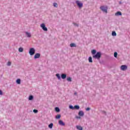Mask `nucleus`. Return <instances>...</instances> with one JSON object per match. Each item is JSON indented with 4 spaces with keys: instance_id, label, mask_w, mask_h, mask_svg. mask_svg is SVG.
Returning a JSON list of instances; mask_svg holds the SVG:
<instances>
[{
    "instance_id": "nucleus-1",
    "label": "nucleus",
    "mask_w": 130,
    "mask_h": 130,
    "mask_svg": "<svg viewBox=\"0 0 130 130\" xmlns=\"http://www.w3.org/2000/svg\"><path fill=\"white\" fill-rule=\"evenodd\" d=\"M100 9L103 13H105L106 14H107V10L108 9V8L107 6H102L100 7Z\"/></svg>"
},
{
    "instance_id": "nucleus-2",
    "label": "nucleus",
    "mask_w": 130,
    "mask_h": 130,
    "mask_svg": "<svg viewBox=\"0 0 130 130\" xmlns=\"http://www.w3.org/2000/svg\"><path fill=\"white\" fill-rule=\"evenodd\" d=\"M92 57L93 58H96L97 59H100L101 57V52H97V53L95 55H93Z\"/></svg>"
},
{
    "instance_id": "nucleus-3",
    "label": "nucleus",
    "mask_w": 130,
    "mask_h": 130,
    "mask_svg": "<svg viewBox=\"0 0 130 130\" xmlns=\"http://www.w3.org/2000/svg\"><path fill=\"white\" fill-rule=\"evenodd\" d=\"M29 53L30 55H34L35 54V49L34 48H31L29 49Z\"/></svg>"
},
{
    "instance_id": "nucleus-4",
    "label": "nucleus",
    "mask_w": 130,
    "mask_h": 130,
    "mask_svg": "<svg viewBox=\"0 0 130 130\" xmlns=\"http://www.w3.org/2000/svg\"><path fill=\"white\" fill-rule=\"evenodd\" d=\"M40 27H41L43 30H44L45 31L47 32V31H48V29H47V27H46L45 24L42 23L40 25Z\"/></svg>"
},
{
    "instance_id": "nucleus-5",
    "label": "nucleus",
    "mask_w": 130,
    "mask_h": 130,
    "mask_svg": "<svg viewBox=\"0 0 130 130\" xmlns=\"http://www.w3.org/2000/svg\"><path fill=\"white\" fill-rule=\"evenodd\" d=\"M76 3L79 8H82L83 7V3H80V1H77L76 2Z\"/></svg>"
},
{
    "instance_id": "nucleus-6",
    "label": "nucleus",
    "mask_w": 130,
    "mask_h": 130,
    "mask_svg": "<svg viewBox=\"0 0 130 130\" xmlns=\"http://www.w3.org/2000/svg\"><path fill=\"white\" fill-rule=\"evenodd\" d=\"M121 70H122V71H125V70H127V66L125 65H122L121 66Z\"/></svg>"
},
{
    "instance_id": "nucleus-7",
    "label": "nucleus",
    "mask_w": 130,
    "mask_h": 130,
    "mask_svg": "<svg viewBox=\"0 0 130 130\" xmlns=\"http://www.w3.org/2000/svg\"><path fill=\"white\" fill-rule=\"evenodd\" d=\"M58 122H59V124L60 125L64 126L65 124H66L64 123V122H63V121H62V120H60Z\"/></svg>"
},
{
    "instance_id": "nucleus-8",
    "label": "nucleus",
    "mask_w": 130,
    "mask_h": 130,
    "mask_svg": "<svg viewBox=\"0 0 130 130\" xmlns=\"http://www.w3.org/2000/svg\"><path fill=\"white\" fill-rule=\"evenodd\" d=\"M40 57V53H37L35 55L34 58H39Z\"/></svg>"
},
{
    "instance_id": "nucleus-9",
    "label": "nucleus",
    "mask_w": 130,
    "mask_h": 130,
    "mask_svg": "<svg viewBox=\"0 0 130 130\" xmlns=\"http://www.w3.org/2000/svg\"><path fill=\"white\" fill-rule=\"evenodd\" d=\"M78 115H79V116H84V112H83L82 111H80L78 113Z\"/></svg>"
},
{
    "instance_id": "nucleus-10",
    "label": "nucleus",
    "mask_w": 130,
    "mask_h": 130,
    "mask_svg": "<svg viewBox=\"0 0 130 130\" xmlns=\"http://www.w3.org/2000/svg\"><path fill=\"white\" fill-rule=\"evenodd\" d=\"M61 79H63V80H64V79H66V78H67V75L64 74H61Z\"/></svg>"
},
{
    "instance_id": "nucleus-11",
    "label": "nucleus",
    "mask_w": 130,
    "mask_h": 130,
    "mask_svg": "<svg viewBox=\"0 0 130 130\" xmlns=\"http://www.w3.org/2000/svg\"><path fill=\"white\" fill-rule=\"evenodd\" d=\"M115 16H121L122 14L121 12L118 11L115 14Z\"/></svg>"
},
{
    "instance_id": "nucleus-12",
    "label": "nucleus",
    "mask_w": 130,
    "mask_h": 130,
    "mask_svg": "<svg viewBox=\"0 0 130 130\" xmlns=\"http://www.w3.org/2000/svg\"><path fill=\"white\" fill-rule=\"evenodd\" d=\"M25 34H26L27 37H29V38L31 37V34H30L28 31H26Z\"/></svg>"
},
{
    "instance_id": "nucleus-13",
    "label": "nucleus",
    "mask_w": 130,
    "mask_h": 130,
    "mask_svg": "<svg viewBox=\"0 0 130 130\" xmlns=\"http://www.w3.org/2000/svg\"><path fill=\"white\" fill-rule=\"evenodd\" d=\"M18 51H19V52H23L24 51V49L22 47H20L18 49Z\"/></svg>"
},
{
    "instance_id": "nucleus-14",
    "label": "nucleus",
    "mask_w": 130,
    "mask_h": 130,
    "mask_svg": "<svg viewBox=\"0 0 130 130\" xmlns=\"http://www.w3.org/2000/svg\"><path fill=\"white\" fill-rule=\"evenodd\" d=\"M76 128H77V129H79V130H83V127H82V126L79 125L76 126Z\"/></svg>"
},
{
    "instance_id": "nucleus-15",
    "label": "nucleus",
    "mask_w": 130,
    "mask_h": 130,
    "mask_svg": "<svg viewBox=\"0 0 130 130\" xmlns=\"http://www.w3.org/2000/svg\"><path fill=\"white\" fill-rule=\"evenodd\" d=\"M74 109H77V110H79V109H80V106H79L78 105L75 106Z\"/></svg>"
},
{
    "instance_id": "nucleus-16",
    "label": "nucleus",
    "mask_w": 130,
    "mask_h": 130,
    "mask_svg": "<svg viewBox=\"0 0 130 130\" xmlns=\"http://www.w3.org/2000/svg\"><path fill=\"white\" fill-rule=\"evenodd\" d=\"M76 44H74V43H71L70 44V47H76Z\"/></svg>"
},
{
    "instance_id": "nucleus-17",
    "label": "nucleus",
    "mask_w": 130,
    "mask_h": 130,
    "mask_svg": "<svg viewBox=\"0 0 130 130\" xmlns=\"http://www.w3.org/2000/svg\"><path fill=\"white\" fill-rule=\"evenodd\" d=\"M17 84H18L19 85H20V84H21V79H18L17 80Z\"/></svg>"
},
{
    "instance_id": "nucleus-18",
    "label": "nucleus",
    "mask_w": 130,
    "mask_h": 130,
    "mask_svg": "<svg viewBox=\"0 0 130 130\" xmlns=\"http://www.w3.org/2000/svg\"><path fill=\"white\" fill-rule=\"evenodd\" d=\"M52 126H53V123H51L49 125L48 127H49V128H52Z\"/></svg>"
},
{
    "instance_id": "nucleus-19",
    "label": "nucleus",
    "mask_w": 130,
    "mask_h": 130,
    "mask_svg": "<svg viewBox=\"0 0 130 130\" xmlns=\"http://www.w3.org/2000/svg\"><path fill=\"white\" fill-rule=\"evenodd\" d=\"M60 117H61L60 115L58 114L56 116V119H59V118H60Z\"/></svg>"
},
{
    "instance_id": "nucleus-20",
    "label": "nucleus",
    "mask_w": 130,
    "mask_h": 130,
    "mask_svg": "<svg viewBox=\"0 0 130 130\" xmlns=\"http://www.w3.org/2000/svg\"><path fill=\"white\" fill-rule=\"evenodd\" d=\"M88 60H89V62H93V60H92V57H89Z\"/></svg>"
},
{
    "instance_id": "nucleus-21",
    "label": "nucleus",
    "mask_w": 130,
    "mask_h": 130,
    "mask_svg": "<svg viewBox=\"0 0 130 130\" xmlns=\"http://www.w3.org/2000/svg\"><path fill=\"white\" fill-rule=\"evenodd\" d=\"M56 76L57 78L58 79V80H60V75H59V74H57L56 75Z\"/></svg>"
},
{
    "instance_id": "nucleus-22",
    "label": "nucleus",
    "mask_w": 130,
    "mask_h": 130,
    "mask_svg": "<svg viewBox=\"0 0 130 130\" xmlns=\"http://www.w3.org/2000/svg\"><path fill=\"white\" fill-rule=\"evenodd\" d=\"M67 81L68 82H72V78H71V77L67 78Z\"/></svg>"
},
{
    "instance_id": "nucleus-23",
    "label": "nucleus",
    "mask_w": 130,
    "mask_h": 130,
    "mask_svg": "<svg viewBox=\"0 0 130 130\" xmlns=\"http://www.w3.org/2000/svg\"><path fill=\"white\" fill-rule=\"evenodd\" d=\"M112 36H116V32L115 31H112Z\"/></svg>"
},
{
    "instance_id": "nucleus-24",
    "label": "nucleus",
    "mask_w": 130,
    "mask_h": 130,
    "mask_svg": "<svg viewBox=\"0 0 130 130\" xmlns=\"http://www.w3.org/2000/svg\"><path fill=\"white\" fill-rule=\"evenodd\" d=\"M91 53H92V54H95V53H96V50H92L91 51Z\"/></svg>"
},
{
    "instance_id": "nucleus-25",
    "label": "nucleus",
    "mask_w": 130,
    "mask_h": 130,
    "mask_svg": "<svg viewBox=\"0 0 130 130\" xmlns=\"http://www.w3.org/2000/svg\"><path fill=\"white\" fill-rule=\"evenodd\" d=\"M55 111H56V112H59V108L58 107H56Z\"/></svg>"
},
{
    "instance_id": "nucleus-26",
    "label": "nucleus",
    "mask_w": 130,
    "mask_h": 130,
    "mask_svg": "<svg viewBox=\"0 0 130 130\" xmlns=\"http://www.w3.org/2000/svg\"><path fill=\"white\" fill-rule=\"evenodd\" d=\"M53 6L55 8H57V4L56 3H54Z\"/></svg>"
},
{
    "instance_id": "nucleus-27",
    "label": "nucleus",
    "mask_w": 130,
    "mask_h": 130,
    "mask_svg": "<svg viewBox=\"0 0 130 130\" xmlns=\"http://www.w3.org/2000/svg\"><path fill=\"white\" fill-rule=\"evenodd\" d=\"M29 100H33V96L32 95H30L29 97Z\"/></svg>"
},
{
    "instance_id": "nucleus-28",
    "label": "nucleus",
    "mask_w": 130,
    "mask_h": 130,
    "mask_svg": "<svg viewBox=\"0 0 130 130\" xmlns=\"http://www.w3.org/2000/svg\"><path fill=\"white\" fill-rule=\"evenodd\" d=\"M114 56L115 57H117V52H114Z\"/></svg>"
},
{
    "instance_id": "nucleus-29",
    "label": "nucleus",
    "mask_w": 130,
    "mask_h": 130,
    "mask_svg": "<svg viewBox=\"0 0 130 130\" xmlns=\"http://www.w3.org/2000/svg\"><path fill=\"white\" fill-rule=\"evenodd\" d=\"M69 108H70V109H73V110H74V107H73V106H72V105H70V106H69Z\"/></svg>"
},
{
    "instance_id": "nucleus-30",
    "label": "nucleus",
    "mask_w": 130,
    "mask_h": 130,
    "mask_svg": "<svg viewBox=\"0 0 130 130\" xmlns=\"http://www.w3.org/2000/svg\"><path fill=\"white\" fill-rule=\"evenodd\" d=\"M33 112H34V113H37V112H38V110H37L36 109H34L33 110Z\"/></svg>"
},
{
    "instance_id": "nucleus-31",
    "label": "nucleus",
    "mask_w": 130,
    "mask_h": 130,
    "mask_svg": "<svg viewBox=\"0 0 130 130\" xmlns=\"http://www.w3.org/2000/svg\"><path fill=\"white\" fill-rule=\"evenodd\" d=\"M11 64H12V63L11 62V61H8L7 63V66H11Z\"/></svg>"
},
{
    "instance_id": "nucleus-32",
    "label": "nucleus",
    "mask_w": 130,
    "mask_h": 130,
    "mask_svg": "<svg viewBox=\"0 0 130 130\" xmlns=\"http://www.w3.org/2000/svg\"><path fill=\"white\" fill-rule=\"evenodd\" d=\"M90 110V108H87L86 109V111H88V110Z\"/></svg>"
},
{
    "instance_id": "nucleus-33",
    "label": "nucleus",
    "mask_w": 130,
    "mask_h": 130,
    "mask_svg": "<svg viewBox=\"0 0 130 130\" xmlns=\"http://www.w3.org/2000/svg\"><path fill=\"white\" fill-rule=\"evenodd\" d=\"M0 95H3V91L2 90H0Z\"/></svg>"
},
{
    "instance_id": "nucleus-34",
    "label": "nucleus",
    "mask_w": 130,
    "mask_h": 130,
    "mask_svg": "<svg viewBox=\"0 0 130 130\" xmlns=\"http://www.w3.org/2000/svg\"><path fill=\"white\" fill-rule=\"evenodd\" d=\"M74 25H75V26H79V25L77 23H74Z\"/></svg>"
},
{
    "instance_id": "nucleus-35",
    "label": "nucleus",
    "mask_w": 130,
    "mask_h": 130,
    "mask_svg": "<svg viewBox=\"0 0 130 130\" xmlns=\"http://www.w3.org/2000/svg\"><path fill=\"white\" fill-rule=\"evenodd\" d=\"M74 95H77V92H75Z\"/></svg>"
},
{
    "instance_id": "nucleus-36",
    "label": "nucleus",
    "mask_w": 130,
    "mask_h": 130,
    "mask_svg": "<svg viewBox=\"0 0 130 130\" xmlns=\"http://www.w3.org/2000/svg\"><path fill=\"white\" fill-rule=\"evenodd\" d=\"M77 118H81V117H77Z\"/></svg>"
}]
</instances>
